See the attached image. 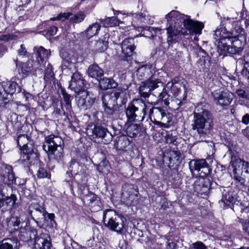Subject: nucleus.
Returning <instances> with one entry per match:
<instances>
[{"label": "nucleus", "mask_w": 249, "mask_h": 249, "mask_svg": "<svg viewBox=\"0 0 249 249\" xmlns=\"http://www.w3.org/2000/svg\"><path fill=\"white\" fill-rule=\"evenodd\" d=\"M167 41L169 44L178 41L180 35H200L204 28L203 23L194 20L190 17L173 10L166 16Z\"/></svg>", "instance_id": "nucleus-1"}, {"label": "nucleus", "mask_w": 249, "mask_h": 249, "mask_svg": "<svg viewBox=\"0 0 249 249\" xmlns=\"http://www.w3.org/2000/svg\"><path fill=\"white\" fill-rule=\"evenodd\" d=\"M234 30L227 31L224 27H218L214 31L213 38L215 44L221 54H236L241 52L246 43V38L243 28L235 22Z\"/></svg>", "instance_id": "nucleus-2"}, {"label": "nucleus", "mask_w": 249, "mask_h": 249, "mask_svg": "<svg viewBox=\"0 0 249 249\" xmlns=\"http://www.w3.org/2000/svg\"><path fill=\"white\" fill-rule=\"evenodd\" d=\"M137 76L140 80H144L139 88V93L144 98L152 95L156 97L157 101L161 100L165 105H168V95L163 91V83L152 73V70L148 66H143L137 71Z\"/></svg>", "instance_id": "nucleus-3"}, {"label": "nucleus", "mask_w": 249, "mask_h": 249, "mask_svg": "<svg viewBox=\"0 0 249 249\" xmlns=\"http://www.w3.org/2000/svg\"><path fill=\"white\" fill-rule=\"evenodd\" d=\"M197 106L193 113L191 126L196 131L195 138L197 142L204 141L213 126L212 114L205 109Z\"/></svg>", "instance_id": "nucleus-4"}, {"label": "nucleus", "mask_w": 249, "mask_h": 249, "mask_svg": "<svg viewBox=\"0 0 249 249\" xmlns=\"http://www.w3.org/2000/svg\"><path fill=\"white\" fill-rule=\"evenodd\" d=\"M232 178L237 186L246 187V180L249 181V162L237 160L234 163Z\"/></svg>", "instance_id": "nucleus-5"}, {"label": "nucleus", "mask_w": 249, "mask_h": 249, "mask_svg": "<svg viewBox=\"0 0 249 249\" xmlns=\"http://www.w3.org/2000/svg\"><path fill=\"white\" fill-rule=\"evenodd\" d=\"M123 216L117 214L111 209L106 210L103 213V221L105 225L112 231L121 233L124 228Z\"/></svg>", "instance_id": "nucleus-6"}, {"label": "nucleus", "mask_w": 249, "mask_h": 249, "mask_svg": "<svg viewBox=\"0 0 249 249\" xmlns=\"http://www.w3.org/2000/svg\"><path fill=\"white\" fill-rule=\"evenodd\" d=\"M37 231L35 230L23 232L20 235V239L24 241L35 239L33 249H50L52 246L50 237L45 234L36 237Z\"/></svg>", "instance_id": "nucleus-7"}, {"label": "nucleus", "mask_w": 249, "mask_h": 249, "mask_svg": "<svg viewBox=\"0 0 249 249\" xmlns=\"http://www.w3.org/2000/svg\"><path fill=\"white\" fill-rule=\"evenodd\" d=\"M149 118L154 124L164 128H168L172 120L171 114L160 107H152L149 111Z\"/></svg>", "instance_id": "nucleus-8"}, {"label": "nucleus", "mask_w": 249, "mask_h": 249, "mask_svg": "<svg viewBox=\"0 0 249 249\" xmlns=\"http://www.w3.org/2000/svg\"><path fill=\"white\" fill-rule=\"evenodd\" d=\"M29 138L27 135L23 134L19 135L17 139V143L22 152V157L24 160H32L36 158L33 144L28 143Z\"/></svg>", "instance_id": "nucleus-9"}, {"label": "nucleus", "mask_w": 249, "mask_h": 249, "mask_svg": "<svg viewBox=\"0 0 249 249\" xmlns=\"http://www.w3.org/2000/svg\"><path fill=\"white\" fill-rule=\"evenodd\" d=\"M140 102L142 104L141 108L136 107L133 104H128L125 110V114L129 122H140L144 119L146 107L144 102Z\"/></svg>", "instance_id": "nucleus-10"}, {"label": "nucleus", "mask_w": 249, "mask_h": 249, "mask_svg": "<svg viewBox=\"0 0 249 249\" xmlns=\"http://www.w3.org/2000/svg\"><path fill=\"white\" fill-rule=\"evenodd\" d=\"M77 104L81 110H87L93 106L95 102L96 96L89 91H85L78 94Z\"/></svg>", "instance_id": "nucleus-11"}, {"label": "nucleus", "mask_w": 249, "mask_h": 249, "mask_svg": "<svg viewBox=\"0 0 249 249\" xmlns=\"http://www.w3.org/2000/svg\"><path fill=\"white\" fill-rule=\"evenodd\" d=\"M102 101L104 112L106 114L113 115L117 113L119 105L111 93L104 94L102 97Z\"/></svg>", "instance_id": "nucleus-12"}, {"label": "nucleus", "mask_w": 249, "mask_h": 249, "mask_svg": "<svg viewBox=\"0 0 249 249\" xmlns=\"http://www.w3.org/2000/svg\"><path fill=\"white\" fill-rule=\"evenodd\" d=\"M46 144L43 145V149L48 151L49 155H53L57 159V154L55 153L57 148L59 147L62 150L61 145L63 142L62 139L53 135H50L45 138Z\"/></svg>", "instance_id": "nucleus-13"}, {"label": "nucleus", "mask_w": 249, "mask_h": 249, "mask_svg": "<svg viewBox=\"0 0 249 249\" xmlns=\"http://www.w3.org/2000/svg\"><path fill=\"white\" fill-rule=\"evenodd\" d=\"M80 197L84 203L90 208L92 212H97L101 209L102 203L95 194L88 191L80 195Z\"/></svg>", "instance_id": "nucleus-14"}, {"label": "nucleus", "mask_w": 249, "mask_h": 249, "mask_svg": "<svg viewBox=\"0 0 249 249\" xmlns=\"http://www.w3.org/2000/svg\"><path fill=\"white\" fill-rule=\"evenodd\" d=\"M20 91V89L17 83L12 81H7L0 83V101L7 99L8 94L12 95L16 91Z\"/></svg>", "instance_id": "nucleus-15"}, {"label": "nucleus", "mask_w": 249, "mask_h": 249, "mask_svg": "<svg viewBox=\"0 0 249 249\" xmlns=\"http://www.w3.org/2000/svg\"><path fill=\"white\" fill-rule=\"evenodd\" d=\"M212 95L214 100L222 106L230 105L233 99V94L231 92L220 89L213 91Z\"/></svg>", "instance_id": "nucleus-16"}, {"label": "nucleus", "mask_w": 249, "mask_h": 249, "mask_svg": "<svg viewBox=\"0 0 249 249\" xmlns=\"http://www.w3.org/2000/svg\"><path fill=\"white\" fill-rule=\"evenodd\" d=\"M181 88H183L184 89L182 99L185 100L186 98V95H185V86L182 84V82L178 80L174 79L172 81L168 82L166 84L165 88H163V91L165 92L168 96H169V95L167 93L166 90H168V91H170V92L172 93L173 95L177 96L179 95L181 92ZM168 98L169 97H168L167 98L168 101H169ZM168 104H169V102H168ZM168 105H169L167 106Z\"/></svg>", "instance_id": "nucleus-17"}, {"label": "nucleus", "mask_w": 249, "mask_h": 249, "mask_svg": "<svg viewBox=\"0 0 249 249\" xmlns=\"http://www.w3.org/2000/svg\"><path fill=\"white\" fill-rule=\"evenodd\" d=\"M133 184H125L123 186L122 196L127 205H134L137 203V196Z\"/></svg>", "instance_id": "nucleus-18"}, {"label": "nucleus", "mask_w": 249, "mask_h": 249, "mask_svg": "<svg viewBox=\"0 0 249 249\" xmlns=\"http://www.w3.org/2000/svg\"><path fill=\"white\" fill-rule=\"evenodd\" d=\"M91 132L95 138L101 139L104 144H108L112 140V134L104 126L95 125L91 129Z\"/></svg>", "instance_id": "nucleus-19"}, {"label": "nucleus", "mask_w": 249, "mask_h": 249, "mask_svg": "<svg viewBox=\"0 0 249 249\" xmlns=\"http://www.w3.org/2000/svg\"><path fill=\"white\" fill-rule=\"evenodd\" d=\"M85 171L86 169L82 170L81 172H79L71 177V182H72L73 180L77 184L80 195L85 193H87L89 191L87 188L88 178Z\"/></svg>", "instance_id": "nucleus-20"}, {"label": "nucleus", "mask_w": 249, "mask_h": 249, "mask_svg": "<svg viewBox=\"0 0 249 249\" xmlns=\"http://www.w3.org/2000/svg\"><path fill=\"white\" fill-rule=\"evenodd\" d=\"M85 80L79 72H74L71 76L69 87L75 93L79 94L85 91Z\"/></svg>", "instance_id": "nucleus-21"}, {"label": "nucleus", "mask_w": 249, "mask_h": 249, "mask_svg": "<svg viewBox=\"0 0 249 249\" xmlns=\"http://www.w3.org/2000/svg\"><path fill=\"white\" fill-rule=\"evenodd\" d=\"M121 47L123 59L130 57L135 53L136 49L134 39L130 37L124 39L121 44Z\"/></svg>", "instance_id": "nucleus-22"}, {"label": "nucleus", "mask_w": 249, "mask_h": 249, "mask_svg": "<svg viewBox=\"0 0 249 249\" xmlns=\"http://www.w3.org/2000/svg\"><path fill=\"white\" fill-rule=\"evenodd\" d=\"M45 213L44 208L37 203H32L29 206L28 214L34 220L36 219L41 222L42 218H44Z\"/></svg>", "instance_id": "nucleus-23"}, {"label": "nucleus", "mask_w": 249, "mask_h": 249, "mask_svg": "<svg viewBox=\"0 0 249 249\" xmlns=\"http://www.w3.org/2000/svg\"><path fill=\"white\" fill-rule=\"evenodd\" d=\"M85 169H86V167L83 164L77 161L74 159H71L68 163V171L66 173V175L68 176L70 179H66V181L70 182L71 177L76 174L81 172Z\"/></svg>", "instance_id": "nucleus-24"}, {"label": "nucleus", "mask_w": 249, "mask_h": 249, "mask_svg": "<svg viewBox=\"0 0 249 249\" xmlns=\"http://www.w3.org/2000/svg\"><path fill=\"white\" fill-rule=\"evenodd\" d=\"M211 186V184L208 178H200L194 183V189L197 193L204 194L208 192Z\"/></svg>", "instance_id": "nucleus-25"}, {"label": "nucleus", "mask_w": 249, "mask_h": 249, "mask_svg": "<svg viewBox=\"0 0 249 249\" xmlns=\"http://www.w3.org/2000/svg\"><path fill=\"white\" fill-rule=\"evenodd\" d=\"M189 168L192 172L193 171H196L200 172L199 174L202 173L205 175L209 173L208 168V164L206 160L204 159L199 160H193L189 163Z\"/></svg>", "instance_id": "nucleus-26"}, {"label": "nucleus", "mask_w": 249, "mask_h": 249, "mask_svg": "<svg viewBox=\"0 0 249 249\" xmlns=\"http://www.w3.org/2000/svg\"><path fill=\"white\" fill-rule=\"evenodd\" d=\"M128 87L127 85L123 88L119 87L113 90L110 93L115 98L117 102L119 101L120 104L124 105L126 103L127 97L128 96Z\"/></svg>", "instance_id": "nucleus-27"}, {"label": "nucleus", "mask_w": 249, "mask_h": 249, "mask_svg": "<svg viewBox=\"0 0 249 249\" xmlns=\"http://www.w3.org/2000/svg\"><path fill=\"white\" fill-rule=\"evenodd\" d=\"M130 144V141L126 135L117 136L114 141V146L118 151H127L129 149Z\"/></svg>", "instance_id": "nucleus-28"}, {"label": "nucleus", "mask_w": 249, "mask_h": 249, "mask_svg": "<svg viewBox=\"0 0 249 249\" xmlns=\"http://www.w3.org/2000/svg\"><path fill=\"white\" fill-rule=\"evenodd\" d=\"M4 172L5 173L2 176L3 182L5 185L7 184L8 186L15 183L16 179L12 166L10 165H6L5 167Z\"/></svg>", "instance_id": "nucleus-29"}, {"label": "nucleus", "mask_w": 249, "mask_h": 249, "mask_svg": "<svg viewBox=\"0 0 249 249\" xmlns=\"http://www.w3.org/2000/svg\"><path fill=\"white\" fill-rule=\"evenodd\" d=\"M19 74L22 77H26L29 75H36V70L33 66L27 63H21L18 68Z\"/></svg>", "instance_id": "nucleus-30"}, {"label": "nucleus", "mask_w": 249, "mask_h": 249, "mask_svg": "<svg viewBox=\"0 0 249 249\" xmlns=\"http://www.w3.org/2000/svg\"><path fill=\"white\" fill-rule=\"evenodd\" d=\"M170 157H169V167H176L181 162L183 159V156L179 151H171L170 152Z\"/></svg>", "instance_id": "nucleus-31"}, {"label": "nucleus", "mask_w": 249, "mask_h": 249, "mask_svg": "<svg viewBox=\"0 0 249 249\" xmlns=\"http://www.w3.org/2000/svg\"><path fill=\"white\" fill-rule=\"evenodd\" d=\"M88 73L89 77L99 80L104 75V71L98 65L93 64L89 67Z\"/></svg>", "instance_id": "nucleus-32"}, {"label": "nucleus", "mask_w": 249, "mask_h": 249, "mask_svg": "<svg viewBox=\"0 0 249 249\" xmlns=\"http://www.w3.org/2000/svg\"><path fill=\"white\" fill-rule=\"evenodd\" d=\"M35 50H36V59L39 64L42 63L44 61L47 60L50 55V51L42 46L35 48Z\"/></svg>", "instance_id": "nucleus-33"}, {"label": "nucleus", "mask_w": 249, "mask_h": 249, "mask_svg": "<svg viewBox=\"0 0 249 249\" xmlns=\"http://www.w3.org/2000/svg\"><path fill=\"white\" fill-rule=\"evenodd\" d=\"M99 81V87L101 89L106 90L108 89L115 88L118 84L113 79L108 78H101L98 80Z\"/></svg>", "instance_id": "nucleus-34"}, {"label": "nucleus", "mask_w": 249, "mask_h": 249, "mask_svg": "<svg viewBox=\"0 0 249 249\" xmlns=\"http://www.w3.org/2000/svg\"><path fill=\"white\" fill-rule=\"evenodd\" d=\"M100 28V24L97 22H95L90 25L83 34L86 35L87 38L89 39L98 34Z\"/></svg>", "instance_id": "nucleus-35"}, {"label": "nucleus", "mask_w": 249, "mask_h": 249, "mask_svg": "<svg viewBox=\"0 0 249 249\" xmlns=\"http://www.w3.org/2000/svg\"><path fill=\"white\" fill-rule=\"evenodd\" d=\"M100 21L105 27L118 26L121 23L120 20L115 17H108L105 19H100Z\"/></svg>", "instance_id": "nucleus-36"}, {"label": "nucleus", "mask_w": 249, "mask_h": 249, "mask_svg": "<svg viewBox=\"0 0 249 249\" xmlns=\"http://www.w3.org/2000/svg\"><path fill=\"white\" fill-rule=\"evenodd\" d=\"M17 241L11 239H4L0 245V249H18Z\"/></svg>", "instance_id": "nucleus-37"}, {"label": "nucleus", "mask_w": 249, "mask_h": 249, "mask_svg": "<svg viewBox=\"0 0 249 249\" xmlns=\"http://www.w3.org/2000/svg\"><path fill=\"white\" fill-rule=\"evenodd\" d=\"M223 197L221 200L225 204L229 206L231 203L234 202L235 195L233 192L231 191H225V193L223 192Z\"/></svg>", "instance_id": "nucleus-38"}, {"label": "nucleus", "mask_w": 249, "mask_h": 249, "mask_svg": "<svg viewBox=\"0 0 249 249\" xmlns=\"http://www.w3.org/2000/svg\"><path fill=\"white\" fill-rule=\"evenodd\" d=\"M244 60L245 63L242 74L249 83V53L244 56Z\"/></svg>", "instance_id": "nucleus-39"}, {"label": "nucleus", "mask_w": 249, "mask_h": 249, "mask_svg": "<svg viewBox=\"0 0 249 249\" xmlns=\"http://www.w3.org/2000/svg\"><path fill=\"white\" fill-rule=\"evenodd\" d=\"M139 132V127L137 124H131L126 128V133L130 137H134Z\"/></svg>", "instance_id": "nucleus-40"}, {"label": "nucleus", "mask_w": 249, "mask_h": 249, "mask_svg": "<svg viewBox=\"0 0 249 249\" xmlns=\"http://www.w3.org/2000/svg\"><path fill=\"white\" fill-rule=\"evenodd\" d=\"M54 78V74L52 66L48 63L46 69L44 79L45 81H51Z\"/></svg>", "instance_id": "nucleus-41"}, {"label": "nucleus", "mask_w": 249, "mask_h": 249, "mask_svg": "<svg viewBox=\"0 0 249 249\" xmlns=\"http://www.w3.org/2000/svg\"><path fill=\"white\" fill-rule=\"evenodd\" d=\"M62 94L64 99V101L66 104V110L69 111H71V96L70 94H68L65 90H62Z\"/></svg>", "instance_id": "nucleus-42"}, {"label": "nucleus", "mask_w": 249, "mask_h": 249, "mask_svg": "<svg viewBox=\"0 0 249 249\" xmlns=\"http://www.w3.org/2000/svg\"><path fill=\"white\" fill-rule=\"evenodd\" d=\"M71 16V17H70L71 21L76 23L82 22L86 17L85 15L82 12H79L74 15L72 14Z\"/></svg>", "instance_id": "nucleus-43"}, {"label": "nucleus", "mask_w": 249, "mask_h": 249, "mask_svg": "<svg viewBox=\"0 0 249 249\" xmlns=\"http://www.w3.org/2000/svg\"><path fill=\"white\" fill-rule=\"evenodd\" d=\"M44 218H42L40 222H42L43 225L48 224V222L50 221V224L53 226V223H55L54 214L53 213H49L46 211V213L44 214Z\"/></svg>", "instance_id": "nucleus-44"}, {"label": "nucleus", "mask_w": 249, "mask_h": 249, "mask_svg": "<svg viewBox=\"0 0 249 249\" xmlns=\"http://www.w3.org/2000/svg\"><path fill=\"white\" fill-rule=\"evenodd\" d=\"M107 42L103 40H98L95 43V48L96 51L102 52L107 48Z\"/></svg>", "instance_id": "nucleus-45"}, {"label": "nucleus", "mask_w": 249, "mask_h": 249, "mask_svg": "<svg viewBox=\"0 0 249 249\" xmlns=\"http://www.w3.org/2000/svg\"><path fill=\"white\" fill-rule=\"evenodd\" d=\"M54 110L53 112V115L54 118H58L62 115H65V112L63 109L62 104L60 105V108L58 107L57 105L53 106Z\"/></svg>", "instance_id": "nucleus-46"}, {"label": "nucleus", "mask_w": 249, "mask_h": 249, "mask_svg": "<svg viewBox=\"0 0 249 249\" xmlns=\"http://www.w3.org/2000/svg\"><path fill=\"white\" fill-rule=\"evenodd\" d=\"M7 224L8 226L18 228L20 224V218L18 216H12L7 221Z\"/></svg>", "instance_id": "nucleus-47"}, {"label": "nucleus", "mask_w": 249, "mask_h": 249, "mask_svg": "<svg viewBox=\"0 0 249 249\" xmlns=\"http://www.w3.org/2000/svg\"><path fill=\"white\" fill-rule=\"evenodd\" d=\"M236 94H237L238 98L239 99L242 98L247 100V98H249V92L242 89H237L236 91Z\"/></svg>", "instance_id": "nucleus-48"}, {"label": "nucleus", "mask_w": 249, "mask_h": 249, "mask_svg": "<svg viewBox=\"0 0 249 249\" xmlns=\"http://www.w3.org/2000/svg\"><path fill=\"white\" fill-rule=\"evenodd\" d=\"M5 204L7 206H9L10 207L13 206L16 202L17 197L15 195H11L10 197L7 196L5 199Z\"/></svg>", "instance_id": "nucleus-49"}, {"label": "nucleus", "mask_w": 249, "mask_h": 249, "mask_svg": "<svg viewBox=\"0 0 249 249\" xmlns=\"http://www.w3.org/2000/svg\"><path fill=\"white\" fill-rule=\"evenodd\" d=\"M85 245L87 249H98V248H96L97 243L94 238L87 240Z\"/></svg>", "instance_id": "nucleus-50"}, {"label": "nucleus", "mask_w": 249, "mask_h": 249, "mask_svg": "<svg viewBox=\"0 0 249 249\" xmlns=\"http://www.w3.org/2000/svg\"><path fill=\"white\" fill-rule=\"evenodd\" d=\"M206 246L201 242L197 241L191 244L189 249H206Z\"/></svg>", "instance_id": "nucleus-51"}, {"label": "nucleus", "mask_w": 249, "mask_h": 249, "mask_svg": "<svg viewBox=\"0 0 249 249\" xmlns=\"http://www.w3.org/2000/svg\"><path fill=\"white\" fill-rule=\"evenodd\" d=\"M36 175L38 178H43L48 177L49 175L45 169L40 167L37 170Z\"/></svg>", "instance_id": "nucleus-52"}, {"label": "nucleus", "mask_w": 249, "mask_h": 249, "mask_svg": "<svg viewBox=\"0 0 249 249\" xmlns=\"http://www.w3.org/2000/svg\"><path fill=\"white\" fill-rule=\"evenodd\" d=\"M71 15H72V14H71L69 12L60 13L58 15V19L59 20L64 21L66 19L68 18L71 16Z\"/></svg>", "instance_id": "nucleus-53"}, {"label": "nucleus", "mask_w": 249, "mask_h": 249, "mask_svg": "<svg viewBox=\"0 0 249 249\" xmlns=\"http://www.w3.org/2000/svg\"><path fill=\"white\" fill-rule=\"evenodd\" d=\"M57 30L58 28L57 27L54 26H51L47 31V34L50 36H53L56 34Z\"/></svg>", "instance_id": "nucleus-54"}, {"label": "nucleus", "mask_w": 249, "mask_h": 249, "mask_svg": "<svg viewBox=\"0 0 249 249\" xmlns=\"http://www.w3.org/2000/svg\"><path fill=\"white\" fill-rule=\"evenodd\" d=\"M70 243H68L65 245V249H75L74 248L77 246V243L74 241H69Z\"/></svg>", "instance_id": "nucleus-55"}, {"label": "nucleus", "mask_w": 249, "mask_h": 249, "mask_svg": "<svg viewBox=\"0 0 249 249\" xmlns=\"http://www.w3.org/2000/svg\"><path fill=\"white\" fill-rule=\"evenodd\" d=\"M27 53L25 48L23 46V45L21 44L20 46V48L18 50V53L19 55L24 56Z\"/></svg>", "instance_id": "nucleus-56"}, {"label": "nucleus", "mask_w": 249, "mask_h": 249, "mask_svg": "<svg viewBox=\"0 0 249 249\" xmlns=\"http://www.w3.org/2000/svg\"><path fill=\"white\" fill-rule=\"evenodd\" d=\"M241 122L244 124L248 125L249 124V114H246L242 118Z\"/></svg>", "instance_id": "nucleus-57"}, {"label": "nucleus", "mask_w": 249, "mask_h": 249, "mask_svg": "<svg viewBox=\"0 0 249 249\" xmlns=\"http://www.w3.org/2000/svg\"><path fill=\"white\" fill-rule=\"evenodd\" d=\"M13 39V36L10 35H4L0 36V40L7 41L10 39Z\"/></svg>", "instance_id": "nucleus-58"}, {"label": "nucleus", "mask_w": 249, "mask_h": 249, "mask_svg": "<svg viewBox=\"0 0 249 249\" xmlns=\"http://www.w3.org/2000/svg\"><path fill=\"white\" fill-rule=\"evenodd\" d=\"M197 51L199 53L198 54V55H199L200 56H201L202 57H205L206 56V52L201 48L199 47Z\"/></svg>", "instance_id": "nucleus-59"}, {"label": "nucleus", "mask_w": 249, "mask_h": 249, "mask_svg": "<svg viewBox=\"0 0 249 249\" xmlns=\"http://www.w3.org/2000/svg\"><path fill=\"white\" fill-rule=\"evenodd\" d=\"M4 186L1 185L0 186V199H4L7 196H5L4 193Z\"/></svg>", "instance_id": "nucleus-60"}, {"label": "nucleus", "mask_w": 249, "mask_h": 249, "mask_svg": "<svg viewBox=\"0 0 249 249\" xmlns=\"http://www.w3.org/2000/svg\"><path fill=\"white\" fill-rule=\"evenodd\" d=\"M177 247V244L174 242H171L168 243L167 245V249H175Z\"/></svg>", "instance_id": "nucleus-61"}, {"label": "nucleus", "mask_w": 249, "mask_h": 249, "mask_svg": "<svg viewBox=\"0 0 249 249\" xmlns=\"http://www.w3.org/2000/svg\"><path fill=\"white\" fill-rule=\"evenodd\" d=\"M243 230L249 234V220L246 222L243 225Z\"/></svg>", "instance_id": "nucleus-62"}, {"label": "nucleus", "mask_w": 249, "mask_h": 249, "mask_svg": "<svg viewBox=\"0 0 249 249\" xmlns=\"http://www.w3.org/2000/svg\"><path fill=\"white\" fill-rule=\"evenodd\" d=\"M176 139L175 137H171L169 135L167 136L166 142L167 143H174Z\"/></svg>", "instance_id": "nucleus-63"}, {"label": "nucleus", "mask_w": 249, "mask_h": 249, "mask_svg": "<svg viewBox=\"0 0 249 249\" xmlns=\"http://www.w3.org/2000/svg\"><path fill=\"white\" fill-rule=\"evenodd\" d=\"M244 136L246 137L249 140V128L247 127L242 131Z\"/></svg>", "instance_id": "nucleus-64"}]
</instances>
